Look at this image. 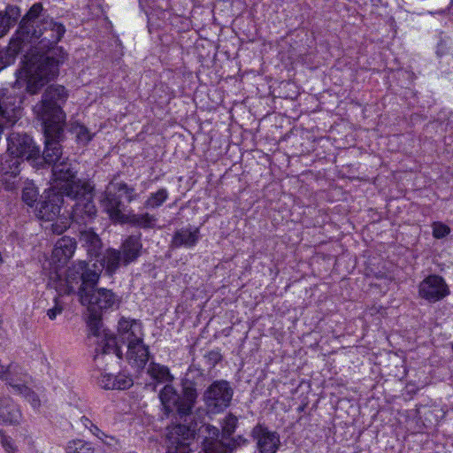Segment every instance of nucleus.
I'll return each mask as SVG.
<instances>
[{
  "label": "nucleus",
  "mask_w": 453,
  "mask_h": 453,
  "mask_svg": "<svg viewBox=\"0 0 453 453\" xmlns=\"http://www.w3.org/2000/svg\"><path fill=\"white\" fill-rule=\"evenodd\" d=\"M65 33V26L54 20L42 3H35L28 9L19 23L16 36L23 47L28 42L36 43L42 53L25 56L24 65L17 72L16 85L25 86L27 93L35 95L58 74L66 54L56 45Z\"/></svg>",
  "instance_id": "f257e3e1"
},
{
  "label": "nucleus",
  "mask_w": 453,
  "mask_h": 453,
  "mask_svg": "<svg viewBox=\"0 0 453 453\" xmlns=\"http://www.w3.org/2000/svg\"><path fill=\"white\" fill-rule=\"evenodd\" d=\"M100 269L96 264L89 266L84 261H79L62 272L58 265L50 273L48 287L57 290L60 295H71L78 288V296L82 305L88 311H106L118 308L120 297L111 289L96 288L100 277Z\"/></svg>",
  "instance_id": "f03ea898"
},
{
  "label": "nucleus",
  "mask_w": 453,
  "mask_h": 453,
  "mask_svg": "<svg viewBox=\"0 0 453 453\" xmlns=\"http://www.w3.org/2000/svg\"><path fill=\"white\" fill-rule=\"evenodd\" d=\"M162 411L166 418L176 415L184 424H173L167 427L166 453H189V441L197 430L192 410L197 398L196 388L191 384L183 386L180 393L172 384H166L159 392Z\"/></svg>",
  "instance_id": "7ed1b4c3"
},
{
  "label": "nucleus",
  "mask_w": 453,
  "mask_h": 453,
  "mask_svg": "<svg viewBox=\"0 0 453 453\" xmlns=\"http://www.w3.org/2000/svg\"><path fill=\"white\" fill-rule=\"evenodd\" d=\"M68 97L65 87L50 85L44 91L42 100L34 107L33 111L36 118L46 125V132L53 135L61 133V125H64L65 114L62 110Z\"/></svg>",
  "instance_id": "20e7f679"
},
{
  "label": "nucleus",
  "mask_w": 453,
  "mask_h": 453,
  "mask_svg": "<svg viewBox=\"0 0 453 453\" xmlns=\"http://www.w3.org/2000/svg\"><path fill=\"white\" fill-rule=\"evenodd\" d=\"M73 191V196H66L75 201L71 218L76 223L87 224L95 219L97 213L93 202L94 188L88 182H84L82 186Z\"/></svg>",
  "instance_id": "39448f33"
},
{
  "label": "nucleus",
  "mask_w": 453,
  "mask_h": 453,
  "mask_svg": "<svg viewBox=\"0 0 453 453\" xmlns=\"http://www.w3.org/2000/svg\"><path fill=\"white\" fill-rule=\"evenodd\" d=\"M51 172L54 188L58 189V192L65 196H73V190L85 182L77 178L75 165L68 157L55 163Z\"/></svg>",
  "instance_id": "423d86ee"
},
{
  "label": "nucleus",
  "mask_w": 453,
  "mask_h": 453,
  "mask_svg": "<svg viewBox=\"0 0 453 453\" xmlns=\"http://www.w3.org/2000/svg\"><path fill=\"white\" fill-rule=\"evenodd\" d=\"M234 390L228 381H214L204 392L203 400L209 411L220 412L229 406Z\"/></svg>",
  "instance_id": "0eeeda50"
},
{
  "label": "nucleus",
  "mask_w": 453,
  "mask_h": 453,
  "mask_svg": "<svg viewBox=\"0 0 453 453\" xmlns=\"http://www.w3.org/2000/svg\"><path fill=\"white\" fill-rule=\"evenodd\" d=\"M204 430L208 435L203 441V449L205 453H232L234 449L247 443V440L242 436L232 438L228 441L219 440L218 428L207 425Z\"/></svg>",
  "instance_id": "6e6552de"
},
{
  "label": "nucleus",
  "mask_w": 453,
  "mask_h": 453,
  "mask_svg": "<svg viewBox=\"0 0 453 453\" xmlns=\"http://www.w3.org/2000/svg\"><path fill=\"white\" fill-rule=\"evenodd\" d=\"M449 293L448 284L440 275H429L418 284V296L430 303L444 299Z\"/></svg>",
  "instance_id": "1a4fd4ad"
},
{
  "label": "nucleus",
  "mask_w": 453,
  "mask_h": 453,
  "mask_svg": "<svg viewBox=\"0 0 453 453\" xmlns=\"http://www.w3.org/2000/svg\"><path fill=\"white\" fill-rule=\"evenodd\" d=\"M7 150L20 159H33L39 157L40 150L27 134L12 133L7 138Z\"/></svg>",
  "instance_id": "9d476101"
},
{
  "label": "nucleus",
  "mask_w": 453,
  "mask_h": 453,
  "mask_svg": "<svg viewBox=\"0 0 453 453\" xmlns=\"http://www.w3.org/2000/svg\"><path fill=\"white\" fill-rule=\"evenodd\" d=\"M64 196L54 189L44 191L42 199L36 205V217L43 221H53L56 219L60 213Z\"/></svg>",
  "instance_id": "9b49d317"
},
{
  "label": "nucleus",
  "mask_w": 453,
  "mask_h": 453,
  "mask_svg": "<svg viewBox=\"0 0 453 453\" xmlns=\"http://www.w3.org/2000/svg\"><path fill=\"white\" fill-rule=\"evenodd\" d=\"M117 193H119L118 190H114V188H112V183H111L104 194L102 204L111 220L124 223L125 218L127 216L123 212L125 206Z\"/></svg>",
  "instance_id": "f8f14e48"
},
{
  "label": "nucleus",
  "mask_w": 453,
  "mask_h": 453,
  "mask_svg": "<svg viewBox=\"0 0 453 453\" xmlns=\"http://www.w3.org/2000/svg\"><path fill=\"white\" fill-rule=\"evenodd\" d=\"M144 333L141 321L122 317L118 323V337L124 344L138 342L143 339Z\"/></svg>",
  "instance_id": "ddd939ff"
},
{
  "label": "nucleus",
  "mask_w": 453,
  "mask_h": 453,
  "mask_svg": "<svg viewBox=\"0 0 453 453\" xmlns=\"http://www.w3.org/2000/svg\"><path fill=\"white\" fill-rule=\"evenodd\" d=\"M43 126L44 136H45V148L42 153V157L45 163L54 165L55 163L60 162L66 157H63L62 149L59 144V141L63 136L64 128L61 125V133L58 135H53L46 132V125Z\"/></svg>",
  "instance_id": "4468645a"
},
{
  "label": "nucleus",
  "mask_w": 453,
  "mask_h": 453,
  "mask_svg": "<svg viewBox=\"0 0 453 453\" xmlns=\"http://www.w3.org/2000/svg\"><path fill=\"white\" fill-rule=\"evenodd\" d=\"M252 436L257 441L259 453H274L278 449L279 437L262 425H257L253 428Z\"/></svg>",
  "instance_id": "2eb2a0df"
},
{
  "label": "nucleus",
  "mask_w": 453,
  "mask_h": 453,
  "mask_svg": "<svg viewBox=\"0 0 453 453\" xmlns=\"http://www.w3.org/2000/svg\"><path fill=\"white\" fill-rule=\"evenodd\" d=\"M127 347L128 363L136 369L144 368L150 357V351L149 347L144 344L143 339L138 342H131Z\"/></svg>",
  "instance_id": "dca6fc26"
},
{
  "label": "nucleus",
  "mask_w": 453,
  "mask_h": 453,
  "mask_svg": "<svg viewBox=\"0 0 453 453\" xmlns=\"http://www.w3.org/2000/svg\"><path fill=\"white\" fill-rule=\"evenodd\" d=\"M76 249V242L68 236L60 238L52 250V262L64 265L73 257Z\"/></svg>",
  "instance_id": "f3484780"
},
{
  "label": "nucleus",
  "mask_w": 453,
  "mask_h": 453,
  "mask_svg": "<svg viewBox=\"0 0 453 453\" xmlns=\"http://www.w3.org/2000/svg\"><path fill=\"white\" fill-rule=\"evenodd\" d=\"M22 418L19 408L9 397H0V425L14 426Z\"/></svg>",
  "instance_id": "a211bd4d"
},
{
  "label": "nucleus",
  "mask_w": 453,
  "mask_h": 453,
  "mask_svg": "<svg viewBox=\"0 0 453 453\" xmlns=\"http://www.w3.org/2000/svg\"><path fill=\"white\" fill-rule=\"evenodd\" d=\"M200 239L198 228H181L177 230L172 239L171 247L179 249L180 247L192 248Z\"/></svg>",
  "instance_id": "6ab92c4d"
},
{
  "label": "nucleus",
  "mask_w": 453,
  "mask_h": 453,
  "mask_svg": "<svg viewBox=\"0 0 453 453\" xmlns=\"http://www.w3.org/2000/svg\"><path fill=\"white\" fill-rule=\"evenodd\" d=\"M20 16L21 10L17 5L8 4L4 11H0V38L9 33Z\"/></svg>",
  "instance_id": "aec40b11"
},
{
  "label": "nucleus",
  "mask_w": 453,
  "mask_h": 453,
  "mask_svg": "<svg viewBox=\"0 0 453 453\" xmlns=\"http://www.w3.org/2000/svg\"><path fill=\"white\" fill-rule=\"evenodd\" d=\"M142 248L141 234L128 236L121 245L123 264L128 265L136 260Z\"/></svg>",
  "instance_id": "412c9836"
},
{
  "label": "nucleus",
  "mask_w": 453,
  "mask_h": 453,
  "mask_svg": "<svg viewBox=\"0 0 453 453\" xmlns=\"http://www.w3.org/2000/svg\"><path fill=\"white\" fill-rule=\"evenodd\" d=\"M97 347L96 348V357L101 354H114L119 358L122 357V350L117 344L116 337L105 330L103 331V335L96 341Z\"/></svg>",
  "instance_id": "4be33fe9"
},
{
  "label": "nucleus",
  "mask_w": 453,
  "mask_h": 453,
  "mask_svg": "<svg viewBox=\"0 0 453 453\" xmlns=\"http://www.w3.org/2000/svg\"><path fill=\"white\" fill-rule=\"evenodd\" d=\"M22 159L12 154H8L1 158L0 161V173L5 181L10 178H15L20 173V164Z\"/></svg>",
  "instance_id": "5701e85b"
},
{
  "label": "nucleus",
  "mask_w": 453,
  "mask_h": 453,
  "mask_svg": "<svg viewBox=\"0 0 453 453\" xmlns=\"http://www.w3.org/2000/svg\"><path fill=\"white\" fill-rule=\"evenodd\" d=\"M157 218L149 212L132 213L127 215L124 223H128L133 226L142 229H150L156 226Z\"/></svg>",
  "instance_id": "b1692460"
},
{
  "label": "nucleus",
  "mask_w": 453,
  "mask_h": 453,
  "mask_svg": "<svg viewBox=\"0 0 453 453\" xmlns=\"http://www.w3.org/2000/svg\"><path fill=\"white\" fill-rule=\"evenodd\" d=\"M25 377L27 374L23 373L16 379V381L11 385L12 392L15 394L23 395L25 398L31 403L33 408H38L40 406V400L37 395L31 391L23 382L26 381Z\"/></svg>",
  "instance_id": "393cba45"
},
{
  "label": "nucleus",
  "mask_w": 453,
  "mask_h": 453,
  "mask_svg": "<svg viewBox=\"0 0 453 453\" xmlns=\"http://www.w3.org/2000/svg\"><path fill=\"white\" fill-rule=\"evenodd\" d=\"M80 240L83 246L87 248V251L91 256H96L101 249L102 242L99 236L91 229L81 232Z\"/></svg>",
  "instance_id": "a878e982"
},
{
  "label": "nucleus",
  "mask_w": 453,
  "mask_h": 453,
  "mask_svg": "<svg viewBox=\"0 0 453 453\" xmlns=\"http://www.w3.org/2000/svg\"><path fill=\"white\" fill-rule=\"evenodd\" d=\"M123 263V257L119 250L109 249L106 250L104 258L103 265L105 267L108 273H114Z\"/></svg>",
  "instance_id": "bb28decb"
},
{
  "label": "nucleus",
  "mask_w": 453,
  "mask_h": 453,
  "mask_svg": "<svg viewBox=\"0 0 453 453\" xmlns=\"http://www.w3.org/2000/svg\"><path fill=\"white\" fill-rule=\"evenodd\" d=\"M148 373L159 383L172 382L174 379L167 366L154 362L150 364Z\"/></svg>",
  "instance_id": "cd10ccee"
},
{
  "label": "nucleus",
  "mask_w": 453,
  "mask_h": 453,
  "mask_svg": "<svg viewBox=\"0 0 453 453\" xmlns=\"http://www.w3.org/2000/svg\"><path fill=\"white\" fill-rule=\"evenodd\" d=\"M168 198V191L165 188H160L155 193H151L144 203L147 209H156L161 206Z\"/></svg>",
  "instance_id": "c85d7f7f"
},
{
  "label": "nucleus",
  "mask_w": 453,
  "mask_h": 453,
  "mask_svg": "<svg viewBox=\"0 0 453 453\" xmlns=\"http://www.w3.org/2000/svg\"><path fill=\"white\" fill-rule=\"evenodd\" d=\"M88 326L89 329V334L93 335L96 338H100L103 335L102 330V321H101V315L100 312L95 311H89V316L88 318Z\"/></svg>",
  "instance_id": "c756f323"
},
{
  "label": "nucleus",
  "mask_w": 453,
  "mask_h": 453,
  "mask_svg": "<svg viewBox=\"0 0 453 453\" xmlns=\"http://www.w3.org/2000/svg\"><path fill=\"white\" fill-rule=\"evenodd\" d=\"M72 131L75 134L78 142L84 146L87 145L94 137V134H92L87 127L81 124L73 125Z\"/></svg>",
  "instance_id": "7c9ffc66"
},
{
  "label": "nucleus",
  "mask_w": 453,
  "mask_h": 453,
  "mask_svg": "<svg viewBox=\"0 0 453 453\" xmlns=\"http://www.w3.org/2000/svg\"><path fill=\"white\" fill-rule=\"evenodd\" d=\"M66 453H94V449L88 442L75 440L68 443Z\"/></svg>",
  "instance_id": "2f4dec72"
},
{
  "label": "nucleus",
  "mask_w": 453,
  "mask_h": 453,
  "mask_svg": "<svg viewBox=\"0 0 453 453\" xmlns=\"http://www.w3.org/2000/svg\"><path fill=\"white\" fill-rule=\"evenodd\" d=\"M237 426V418L235 416L232 414H228L223 420L222 423V434L223 438L221 440L223 441H228V437L231 436L235 430V427Z\"/></svg>",
  "instance_id": "473e14b6"
},
{
  "label": "nucleus",
  "mask_w": 453,
  "mask_h": 453,
  "mask_svg": "<svg viewBox=\"0 0 453 453\" xmlns=\"http://www.w3.org/2000/svg\"><path fill=\"white\" fill-rule=\"evenodd\" d=\"M56 292L58 296L53 298L54 305L52 308L47 310V316L50 320H54L64 310V304L60 298L63 295H60L57 290Z\"/></svg>",
  "instance_id": "72a5a7b5"
},
{
  "label": "nucleus",
  "mask_w": 453,
  "mask_h": 453,
  "mask_svg": "<svg viewBox=\"0 0 453 453\" xmlns=\"http://www.w3.org/2000/svg\"><path fill=\"white\" fill-rule=\"evenodd\" d=\"M115 389L124 390L133 386V379L125 373H118L115 375Z\"/></svg>",
  "instance_id": "f704fd0d"
},
{
  "label": "nucleus",
  "mask_w": 453,
  "mask_h": 453,
  "mask_svg": "<svg viewBox=\"0 0 453 453\" xmlns=\"http://www.w3.org/2000/svg\"><path fill=\"white\" fill-rule=\"evenodd\" d=\"M112 188H114V190H118L119 193L125 194L128 203L136 199L137 195L134 192V188H129L124 182L112 183Z\"/></svg>",
  "instance_id": "c9c22d12"
},
{
  "label": "nucleus",
  "mask_w": 453,
  "mask_h": 453,
  "mask_svg": "<svg viewBox=\"0 0 453 453\" xmlns=\"http://www.w3.org/2000/svg\"><path fill=\"white\" fill-rule=\"evenodd\" d=\"M450 233V228L441 223V222H435L433 224V235L436 239H441L445 236H447Z\"/></svg>",
  "instance_id": "e433bc0d"
},
{
  "label": "nucleus",
  "mask_w": 453,
  "mask_h": 453,
  "mask_svg": "<svg viewBox=\"0 0 453 453\" xmlns=\"http://www.w3.org/2000/svg\"><path fill=\"white\" fill-rule=\"evenodd\" d=\"M88 430L98 439L104 441L105 444L111 445L115 441V438L112 436H109L105 434L103 431H101L96 425H91L88 426Z\"/></svg>",
  "instance_id": "4c0bfd02"
},
{
  "label": "nucleus",
  "mask_w": 453,
  "mask_h": 453,
  "mask_svg": "<svg viewBox=\"0 0 453 453\" xmlns=\"http://www.w3.org/2000/svg\"><path fill=\"white\" fill-rule=\"evenodd\" d=\"M0 442L6 453H15L16 448L12 439L7 436L2 429H0Z\"/></svg>",
  "instance_id": "58836bf2"
},
{
  "label": "nucleus",
  "mask_w": 453,
  "mask_h": 453,
  "mask_svg": "<svg viewBox=\"0 0 453 453\" xmlns=\"http://www.w3.org/2000/svg\"><path fill=\"white\" fill-rule=\"evenodd\" d=\"M115 375L107 373L102 374L99 380V385L105 389H115Z\"/></svg>",
  "instance_id": "ea45409f"
},
{
  "label": "nucleus",
  "mask_w": 453,
  "mask_h": 453,
  "mask_svg": "<svg viewBox=\"0 0 453 453\" xmlns=\"http://www.w3.org/2000/svg\"><path fill=\"white\" fill-rule=\"evenodd\" d=\"M36 196L37 194L35 190H34L33 188H25L23 190L22 199L29 206H32L33 203L35 202Z\"/></svg>",
  "instance_id": "a19ab883"
},
{
  "label": "nucleus",
  "mask_w": 453,
  "mask_h": 453,
  "mask_svg": "<svg viewBox=\"0 0 453 453\" xmlns=\"http://www.w3.org/2000/svg\"><path fill=\"white\" fill-rule=\"evenodd\" d=\"M205 358L209 365L215 366L221 360V355L217 350H211L208 352Z\"/></svg>",
  "instance_id": "79ce46f5"
},
{
  "label": "nucleus",
  "mask_w": 453,
  "mask_h": 453,
  "mask_svg": "<svg viewBox=\"0 0 453 453\" xmlns=\"http://www.w3.org/2000/svg\"><path fill=\"white\" fill-rule=\"evenodd\" d=\"M52 232L58 234H62L65 229H66V226H61L58 224H52L51 226Z\"/></svg>",
  "instance_id": "37998d69"
},
{
  "label": "nucleus",
  "mask_w": 453,
  "mask_h": 453,
  "mask_svg": "<svg viewBox=\"0 0 453 453\" xmlns=\"http://www.w3.org/2000/svg\"><path fill=\"white\" fill-rule=\"evenodd\" d=\"M81 421L82 425L88 429V426H90L91 425H94L93 422L85 416L81 417Z\"/></svg>",
  "instance_id": "c03bdc74"
},
{
  "label": "nucleus",
  "mask_w": 453,
  "mask_h": 453,
  "mask_svg": "<svg viewBox=\"0 0 453 453\" xmlns=\"http://www.w3.org/2000/svg\"><path fill=\"white\" fill-rule=\"evenodd\" d=\"M129 453H136V452H129Z\"/></svg>",
  "instance_id": "a18cd8bd"
}]
</instances>
